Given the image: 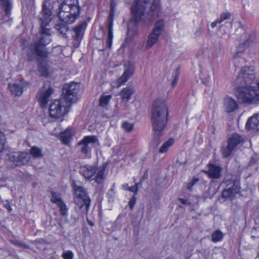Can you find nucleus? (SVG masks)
Instances as JSON below:
<instances>
[{"label": "nucleus", "mask_w": 259, "mask_h": 259, "mask_svg": "<svg viewBox=\"0 0 259 259\" xmlns=\"http://www.w3.org/2000/svg\"><path fill=\"white\" fill-rule=\"evenodd\" d=\"M9 88L12 94L16 96H20L23 93V87L21 82L9 84Z\"/></svg>", "instance_id": "a878e982"}, {"label": "nucleus", "mask_w": 259, "mask_h": 259, "mask_svg": "<svg viewBox=\"0 0 259 259\" xmlns=\"http://www.w3.org/2000/svg\"><path fill=\"white\" fill-rule=\"evenodd\" d=\"M255 79L253 69L249 66L244 67L241 69L235 80L236 83L239 85H250Z\"/></svg>", "instance_id": "1a4fd4ad"}, {"label": "nucleus", "mask_w": 259, "mask_h": 259, "mask_svg": "<svg viewBox=\"0 0 259 259\" xmlns=\"http://www.w3.org/2000/svg\"><path fill=\"white\" fill-rule=\"evenodd\" d=\"M135 93L134 88L132 87H127L123 89L120 92V95L123 101L127 102L130 99L132 96Z\"/></svg>", "instance_id": "393cba45"}, {"label": "nucleus", "mask_w": 259, "mask_h": 259, "mask_svg": "<svg viewBox=\"0 0 259 259\" xmlns=\"http://www.w3.org/2000/svg\"><path fill=\"white\" fill-rule=\"evenodd\" d=\"M179 201L183 204H187V202H188V200L187 199H184V198H179Z\"/></svg>", "instance_id": "8fccbe9b"}, {"label": "nucleus", "mask_w": 259, "mask_h": 259, "mask_svg": "<svg viewBox=\"0 0 259 259\" xmlns=\"http://www.w3.org/2000/svg\"><path fill=\"white\" fill-rule=\"evenodd\" d=\"M30 157L26 152H13L9 155L10 160L15 166H21L27 163Z\"/></svg>", "instance_id": "6ab92c4d"}, {"label": "nucleus", "mask_w": 259, "mask_h": 259, "mask_svg": "<svg viewBox=\"0 0 259 259\" xmlns=\"http://www.w3.org/2000/svg\"><path fill=\"white\" fill-rule=\"evenodd\" d=\"M30 154L35 158H39L42 156L41 149L35 146L31 147L30 151Z\"/></svg>", "instance_id": "c756f323"}, {"label": "nucleus", "mask_w": 259, "mask_h": 259, "mask_svg": "<svg viewBox=\"0 0 259 259\" xmlns=\"http://www.w3.org/2000/svg\"><path fill=\"white\" fill-rule=\"evenodd\" d=\"M223 237V235L220 231H215L211 235V240L213 242H217L221 241Z\"/></svg>", "instance_id": "f704fd0d"}, {"label": "nucleus", "mask_w": 259, "mask_h": 259, "mask_svg": "<svg viewBox=\"0 0 259 259\" xmlns=\"http://www.w3.org/2000/svg\"><path fill=\"white\" fill-rule=\"evenodd\" d=\"M71 106L69 102L62 98L58 100H55L51 103L49 107L51 117L54 118H59L67 113Z\"/></svg>", "instance_id": "423d86ee"}, {"label": "nucleus", "mask_w": 259, "mask_h": 259, "mask_svg": "<svg viewBox=\"0 0 259 259\" xmlns=\"http://www.w3.org/2000/svg\"><path fill=\"white\" fill-rule=\"evenodd\" d=\"M243 141V138L237 134H233L227 141V145L223 147L222 152L224 157L230 156L236 147Z\"/></svg>", "instance_id": "9b49d317"}, {"label": "nucleus", "mask_w": 259, "mask_h": 259, "mask_svg": "<svg viewBox=\"0 0 259 259\" xmlns=\"http://www.w3.org/2000/svg\"><path fill=\"white\" fill-rule=\"evenodd\" d=\"M199 181V179L196 178H194L191 181L188 183L187 185V188L190 191H192V187Z\"/></svg>", "instance_id": "79ce46f5"}, {"label": "nucleus", "mask_w": 259, "mask_h": 259, "mask_svg": "<svg viewBox=\"0 0 259 259\" xmlns=\"http://www.w3.org/2000/svg\"><path fill=\"white\" fill-rule=\"evenodd\" d=\"M127 190L132 192H134L135 193H137V192L138 191V188L137 186V185H135L134 186H132L131 187H129L127 188Z\"/></svg>", "instance_id": "49530a36"}, {"label": "nucleus", "mask_w": 259, "mask_h": 259, "mask_svg": "<svg viewBox=\"0 0 259 259\" xmlns=\"http://www.w3.org/2000/svg\"><path fill=\"white\" fill-rule=\"evenodd\" d=\"M6 142V137L4 133L0 131V153L2 152L4 148Z\"/></svg>", "instance_id": "58836bf2"}, {"label": "nucleus", "mask_w": 259, "mask_h": 259, "mask_svg": "<svg viewBox=\"0 0 259 259\" xmlns=\"http://www.w3.org/2000/svg\"><path fill=\"white\" fill-rule=\"evenodd\" d=\"M57 205L59 207L60 214L63 216H67L68 208L63 201L58 204Z\"/></svg>", "instance_id": "e433bc0d"}, {"label": "nucleus", "mask_w": 259, "mask_h": 259, "mask_svg": "<svg viewBox=\"0 0 259 259\" xmlns=\"http://www.w3.org/2000/svg\"><path fill=\"white\" fill-rule=\"evenodd\" d=\"M62 257L64 259H72L73 257V253L70 250H67L62 254Z\"/></svg>", "instance_id": "37998d69"}, {"label": "nucleus", "mask_w": 259, "mask_h": 259, "mask_svg": "<svg viewBox=\"0 0 259 259\" xmlns=\"http://www.w3.org/2000/svg\"><path fill=\"white\" fill-rule=\"evenodd\" d=\"M50 5V3L46 0L43 2L40 21L45 25H48L52 20V13Z\"/></svg>", "instance_id": "aec40b11"}, {"label": "nucleus", "mask_w": 259, "mask_h": 259, "mask_svg": "<svg viewBox=\"0 0 259 259\" xmlns=\"http://www.w3.org/2000/svg\"><path fill=\"white\" fill-rule=\"evenodd\" d=\"M7 185L6 179L4 178L0 179V187H4Z\"/></svg>", "instance_id": "de8ad7c7"}, {"label": "nucleus", "mask_w": 259, "mask_h": 259, "mask_svg": "<svg viewBox=\"0 0 259 259\" xmlns=\"http://www.w3.org/2000/svg\"><path fill=\"white\" fill-rule=\"evenodd\" d=\"M51 201L52 203H55L57 205L61 202L63 201V200H62V199L61 197V195L59 193H57L54 191H52L51 192Z\"/></svg>", "instance_id": "473e14b6"}, {"label": "nucleus", "mask_w": 259, "mask_h": 259, "mask_svg": "<svg viewBox=\"0 0 259 259\" xmlns=\"http://www.w3.org/2000/svg\"><path fill=\"white\" fill-rule=\"evenodd\" d=\"M239 53L240 52H239V51L236 52V54L235 55V57H237L239 56Z\"/></svg>", "instance_id": "4d7b16f0"}, {"label": "nucleus", "mask_w": 259, "mask_h": 259, "mask_svg": "<svg viewBox=\"0 0 259 259\" xmlns=\"http://www.w3.org/2000/svg\"><path fill=\"white\" fill-rule=\"evenodd\" d=\"M13 243L15 245H16L18 247H20L21 248H28V245L25 244L23 242H20V241H14Z\"/></svg>", "instance_id": "c03bdc74"}, {"label": "nucleus", "mask_w": 259, "mask_h": 259, "mask_svg": "<svg viewBox=\"0 0 259 259\" xmlns=\"http://www.w3.org/2000/svg\"><path fill=\"white\" fill-rule=\"evenodd\" d=\"M165 259H169V258H166Z\"/></svg>", "instance_id": "bf43d9fd"}, {"label": "nucleus", "mask_w": 259, "mask_h": 259, "mask_svg": "<svg viewBox=\"0 0 259 259\" xmlns=\"http://www.w3.org/2000/svg\"><path fill=\"white\" fill-rule=\"evenodd\" d=\"M223 183L226 185V188L222 192V197L232 200L235 195L239 191V182L237 180L233 179L225 180L223 182Z\"/></svg>", "instance_id": "9d476101"}, {"label": "nucleus", "mask_w": 259, "mask_h": 259, "mask_svg": "<svg viewBox=\"0 0 259 259\" xmlns=\"http://www.w3.org/2000/svg\"><path fill=\"white\" fill-rule=\"evenodd\" d=\"M258 91V94H259V82L258 83V89H257Z\"/></svg>", "instance_id": "13d9d810"}, {"label": "nucleus", "mask_w": 259, "mask_h": 259, "mask_svg": "<svg viewBox=\"0 0 259 259\" xmlns=\"http://www.w3.org/2000/svg\"><path fill=\"white\" fill-rule=\"evenodd\" d=\"M54 91L53 89L50 85L47 87L46 84L39 90L36 97L41 107L46 106L50 101Z\"/></svg>", "instance_id": "dca6fc26"}, {"label": "nucleus", "mask_w": 259, "mask_h": 259, "mask_svg": "<svg viewBox=\"0 0 259 259\" xmlns=\"http://www.w3.org/2000/svg\"><path fill=\"white\" fill-rule=\"evenodd\" d=\"M163 28L164 21L162 20H159L155 23L152 32L149 35L146 46L147 49H150L156 44L163 31Z\"/></svg>", "instance_id": "f8f14e48"}, {"label": "nucleus", "mask_w": 259, "mask_h": 259, "mask_svg": "<svg viewBox=\"0 0 259 259\" xmlns=\"http://www.w3.org/2000/svg\"><path fill=\"white\" fill-rule=\"evenodd\" d=\"M174 143V139L172 138L169 139L167 141L163 143L159 149L160 153L166 152L168 148L171 146Z\"/></svg>", "instance_id": "c85d7f7f"}, {"label": "nucleus", "mask_w": 259, "mask_h": 259, "mask_svg": "<svg viewBox=\"0 0 259 259\" xmlns=\"http://www.w3.org/2000/svg\"><path fill=\"white\" fill-rule=\"evenodd\" d=\"M87 26V23L85 21H83L72 29L71 33L73 39L72 44L74 48H77L79 47Z\"/></svg>", "instance_id": "4468645a"}, {"label": "nucleus", "mask_w": 259, "mask_h": 259, "mask_svg": "<svg viewBox=\"0 0 259 259\" xmlns=\"http://www.w3.org/2000/svg\"><path fill=\"white\" fill-rule=\"evenodd\" d=\"M207 166L208 170H202V172L207 175L209 178L219 179L221 177L222 168L220 166L209 163Z\"/></svg>", "instance_id": "412c9836"}, {"label": "nucleus", "mask_w": 259, "mask_h": 259, "mask_svg": "<svg viewBox=\"0 0 259 259\" xmlns=\"http://www.w3.org/2000/svg\"><path fill=\"white\" fill-rule=\"evenodd\" d=\"M116 6V3L115 0H111L110 2V17L107 21V30L108 31V37L106 40V48L110 49L112 45V41L113 38V18L112 15L114 12V10Z\"/></svg>", "instance_id": "2eb2a0df"}, {"label": "nucleus", "mask_w": 259, "mask_h": 259, "mask_svg": "<svg viewBox=\"0 0 259 259\" xmlns=\"http://www.w3.org/2000/svg\"><path fill=\"white\" fill-rule=\"evenodd\" d=\"M55 28L58 33L62 35L64 38H67V32L69 27L67 24L59 23L55 25Z\"/></svg>", "instance_id": "bb28decb"}, {"label": "nucleus", "mask_w": 259, "mask_h": 259, "mask_svg": "<svg viewBox=\"0 0 259 259\" xmlns=\"http://www.w3.org/2000/svg\"><path fill=\"white\" fill-rule=\"evenodd\" d=\"M231 14L229 12L223 13L221 15L220 18L218 19L220 23L224 21V20L229 19Z\"/></svg>", "instance_id": "a19ab883"}, {"label": "nucleus", "mask_w": 259, "mask_h": 259, "mask_svg": "<svg viewBox=\"0 0 259 259\" xmlns=\"http://www.w3.org/2000/svg\"><path fill=\"white\" fill-rule=\"evenodd\" d=\"M128 187H128L127 184H124L122 185V188L124 190H127Z\"/></svg>", "instance_id": "603ef678"}, {"label": "nucleus", "mask_w": 259, "mask_h": 259, "mask_svg": "<svg viewBox=\"0 0 259 259\" xmlns=\"http://www.w3.org/2000/svg\"><path fill=\"white\" fill-rule=\"evenodd\" d=\"M38 72L41 76L45 77L48 76L49 71L46 64L41 63L38 66Z\"/></svg>", "instance_id": "2f4dec72"}, {"label": "nucleus", "mask_w": 259, "mask_h": 259, "mask_svg": "<svg viewBox=\"0 0 259 259\" xmlns=\"http://www.w3.org/2000/svg\"><path fill=\"white\" fill-rule=\"evenodd\" d=\"M122 127L127 132H131L133 128V127H134V125L133 124L128 122H127V121H125L123 123L122 125Z\"/></svg>", "instance_id": "ea45409f"}, {"label": "nucleus", "mask_w": 259, "mask_h": 259, "mask_svg": "<svg viewBox=\"0 0 259 259\" xmlns=\"http://www.w3.org/2000/svg\"><path fill=\"white\" fill-rule=\"evenodd\" d=\"M121 215H119L116 220V222H118L120 219V218H121Z\"/></svg>", "instance_id": "864d4df0"}, {"label": "nucleus", "mask_w": 259, "mask_h": 259, "mask_svg": "<svg viewBox=\"0 0 259 259\" xmlns=\"http://www.w3.org/2000/svg\"><path fill=\"white\" fill-rule=\"evenodd\" d=\"M247 130L259 131V114L253 115L248 119L245 126Z\"/></svg>", "instance_id": "b1692460"}, {"label": "nucleus", "mask_w": 259, "mask_h": 259, "mask_svg": "<svg viewBox=\"0 0 259 259\" xmlns=\"http://www.w3.org/2000/svg\"><path fill=\"white\" fill-rule=\"evenodd\" d=\"M5 206L9 211H11L12 210L11 206L9 203L5 204Z\"/></svg>", "instance_id": "3c124183"}, {"label": "nucleus", "mask_w": 259, "mask_h": 259, "mask_svg": "<svg viewBox=\"0 0 259 259\" xmlns=\"http://www.w3.org/2000/svg\"><path fill=\"white\" fill-rule=\"evenodd\" d=\"M72 134L71 129H67L60 134V139L63 143L67 144L72 138Z\"/></svg>", "instance_id": "cd10ccee"}, {"label": "nucleus", "mask_w": 259, "mask_h": 259, "mask_svg": "<svg viewBox=\"0 0 259 259\" xmlns=\"http://www.w3.org/2000/svg\"><path fill=\"white\" fill-rule=\"evenodd\" d=\"M105 50V48L104 47H102L101 48H98L99 51H104Z\"/></svg>", "instance_id": "5fc2aeb1"}, {"label": "nucleus", "mask_w": 259, "mask_h": 259, "mask_svg": "<svg viewBox=\"0 0 259 259\" xmlns=\"http://www.w3.org/2000/svg\"><path fill=\"white\" fill-rule=\"evenodd\" d=\"M124 67V72L121 76L118 79L116 82V87L117 88L124 84L132 77L135 72V66L131 62L126 63Z\"/></svg>", "instance_id": "a211bd4d"}, {"label": "nucleus", "mask_w": 259, "mask_h": 259, "mask_svg": "<svg viewBox=\"0 0 259 259\" xmlns=\"http://www.w3.org/2000/svg\"><path fill=\"white\" fill-rule=\"evenodd\" d=\"M160 9L159 2H154L150 7V13L147 14V16H146V14L144 12L145 15L144 16V19L141 20H144L145 18H147V19L150 21H153L154 19L159 16L158 14Z\"/></svg>", "instance_id": "4be33fe9"}, {"label": "nucleus", "mask_w": 259, "mask_h": 259, "mask_svg": "<svg viewBox=\"0 0 259 259\" xmlns=\"http://www.w3.org/2000/svg\"><path fill=\"white\" fill-rule=\"evenodd\" d=\"M255 39V36L254 34H252L250 35L248 38L243 44H240L238 48V50H239L242 47H248L249 46L251 43H252Z\"/></svg>", "instance_id": "c9c22d12"}, {"label": "nucleus", "mask_w": 259, "mask_h": 259, "mask_svg": "<svg viewBox=\"0 0 259 259\" xmlns=\"http://www.w3.org/2000/svg\"><path fill=\"white\" fill-rule=\"evenodd\" d=\"M79 12L78 0H64L59 8L58 16L62 22L70 24L77 19Z\"/></svg>", "instance_id": "7ed1b4c3"}, {"label": "nucleus", "mask_w": 259, "mask_h": 259, "mask_svg": "<svg viewBox=\"0 0 259 259\" xmlns=\"http://www.w3.org/2000/svg\"><path fill=\"white\" fill-rule=\"evenodd\" d=\"M88 223L91 226H94V223L92 222L88 221Z\"/></svg>", "instance_id": "6e6d98bb"}, {"label": "nucleus", "mask_w": 259, "mask_h": 259, "mask_svg": "<svg viewBox=\"0 0 259 259\" xmlns=\"http://www.w3.org/2000/svg\"><path fill=\"white\" fill-rule=\"evenodd\" d=\"M48 25L41 22L40 36L37 40L31 43L26 50L27 60L31 62L39 59H46L49 53L46 46L51 41L50 29L46 28Z\"/></svg>", "instance_id": "f03ea898"}, {"label": "nucleus", "mask_w": 259, "mask_h": 259, "mask_svg": "<svg viewBox=\"0 0 259 259\" xmlns=\"http://www.w3.org/2000/svg\"><path fill=\"white\" fill-rule=\"evenodd\" d=\"M136 198L135 196H134L129 201L128 205L131 210H132L136 204Z\"/></svg>", "instance_id": "a18cd8bd"}, {"label": "nucleus", "mask_w": 259, "mask_h": 259, "mask_svg": "<svg viewBox=\"0 0 259 259\" xmlns=\"http://www.w3.org/2000/svg\"><path fill=\"white\" fill-rule=\"evenodd\" d=\"M224 105L225 110L227 113L234 112L238 107L236 101L230 97H226L224 99Z\"/></svg>", "instance_id": "5701e85b"}, {"label": "nucleus", "mask_w": 259, "mask_h": 259, "mask_svg": "<svg viewBox=\"0 0 259 259\" xmlns=\"http://www.w3.org/2000/svg\"><path fill=\"white\" fill-rule=\"evenodd\" d=\"M74 190L75 195L74 201L76 205L79 209H83L87 212L90 206L91 200L84 188L74 185Z\"/></svg>", "instance_id": "0eeeda50"}, {"label": "nucleus", "mask_w": 259, "mask_h": 259, "mask_svg": "<svg viewBox=\"0 0 259 259\" xmlns=\"http://www.w3.org/2000/svg\"><path fill=\"white\" fill-rule=\"evenodd\" d=\"M80 88V83L75 82L64 84L63 88L62 98L70 104L76 102L79 99L78 93Z\"/></svg>", "instance_id": "6e6552de"}, {"label": "nucleus", "mask_w": 259, "mask_h": 259, "mask_svg": "<svg viewBox=\"0 0 259 259\" xmlns=\"http://www.w3.org/2000/svg\"><path fill=\"white\" fill-rule=\"evenodd\" d=\"M219 23H221L220 22V21H219L218 19H217L215 21H214L211 23V24H210L211 27L212 28H214L216 26L217 24H219Z\"/></svg>", "instance_id": "09e8293b"}, {"label": "nucleus", "mask_w": 259, "mask_h": 259, "mask_svg": "<svg viewBox=\"0 0 259 259\" xmlns=\"http://www.w3.org/2000/svg\"><path fill=\"white\" fill-rule=\"evenodd\" d=\"M105 164L97 167L95 165H85L80 168V174L86 179L93 180L96 182L101 184L105 178Z\"/></svg>", "instance_id": "39448f33"}, {"label": "nucleus", "mask_w": 259, "mask_h": 259, "mask_svg": "<svg viewBox=\"0 0 259 259\" xmlns=\"http://www.w3.org/2000/svg\"><path fill=\"white\" fill-rule=\"evenodd\" d=\"M111 98V95L102 96L100 98V106L102 107L106 106Z\"/></svg>", "instance_id": "72a5a7b5"}, {"label": "nucleus", "mask_w": 259, "mask_h": 259, "mask_svg": "<svg viewBox=\"0 0 259 259\" xmlns=\"http://www.w3.org/2000/svg\"><path fill=\"white\" fill-rule=\"evenodd\" d=\"M11 0H0L1 4L6 15H9L11 9Z\"/></svg>", "instance_id": "7c9ffc66"}, {"label": "nucleus", "mask_w": 259, "mask_h": 259, "mask_svg": "<svg viewBox=\"0 0 259 259\" xmlns=\"http://www.w3.org/2000/svg\"><path fill=\"white\" fill-rule=\"evenodd\" d=\"M179 75H180L179 69L178 68H177L174 71L173 74H172L173 79L171 83L172 87H174L177 84V83L178 82Z\"/></svg>", "instance_id": "4c0bfd02"}, {"label": "nucleus", "mask_w": 259, "mask_h": 259, "mask_svg": "<svg viewBox=\"0 0 259 259\" xmlns=\"http://www.w3.org/2000/svg\"><path fill=\"white\" fill-rule=\"evenodd\" d=\"M168 107L163 99H158L152 104L151 121L154 135L152 144L157 147L161 143L167 121Z\"/></svg>", "instance_id": "f257e3e1"}, {"label": "nucleus", "mask_w": 259, "mask_h": 259, "mask_svg": "<svg viewBox=\"0 0 259 259\" xmlns=\"http://www.w3.org/2000/svg\"><path fill=\"white\" fill-rule=\"evenodd\" d=\"M236 95L240 103L251 104L259 103V94L257 89L249 85L238 86Z\"/></svg>", "instance_id": "20e7f679"}, {"label": "nucleus", "mask_w": 259, "mask_h": 259, "mask_svg": "<svg viewBox=\"0 0 259 259\" xmlns=\"http://www.w3.org/2000/svg\"><path fill=\"white\" fill-rule=\"evenodd\" d=\"M97 139L96 136H85L79 142L78 145L80 146V151L84 158H89L91 157V149L93 145L96 143Z\"/></svg>", "instance_id": "ddd939ff"}, {"label": "nucleus", "mask_w": 259, "mask_h": 259, "mask_svg": "<svg viewBox=\"0 0 259 259\" xmlns=\"http://www.w3.org/2000/svg\"><path fill=\"white\" fill-rule=\"evenodd\" d=\"M124 67V72L121 76L118 79L116 82V87L117 88L124 84L132 77L135 72V66L131 62L126 63Z\"/></svg>", "instance_id": "f3484780"}]
</instances>
